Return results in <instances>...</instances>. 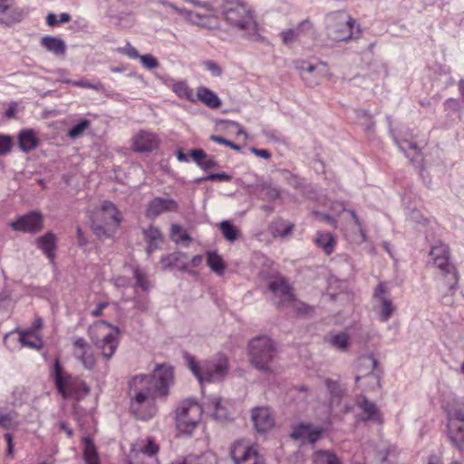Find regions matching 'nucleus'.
I'll use <instances>...</instances> for the list:
<instances>
[{"mask_svg":"<svg viewBox=\"0 0 464 464\" xmlns=\"http://www.w3.org/2000/svg\"><path fill=\"white\" fill-rule=\"evenodd\" d=\"M356 20L344 11L331 12L325 16V29L335 42H347L353 38Z\"/></svg>","mask_w":464,"mask_h":464,"instance_id":"obj_7","label":"nucleus"},{"mask_svg":"<svg viewBox=\"0 0 464 464\" xmlns=\"http://www.w3.org/2000/svg\"><path fill=\"white\" fill-rule=\"evenodd\" d=\"M75 357L82 363L83 367L87 370H92L96 365V361L92 353L83 351L81 353L74 352Z\"/></svg>","mask_w":464,"mask_h":464,"instance_id":"obj_46","label":"nucleus"},{"mask_svg":"<svg viewBox=\"0 0 464 464\" xmlns=\"http://www.w3.org/2000/svg\"><path fill=\"white\" fill-rule=\"evenodd\" d=\"M170 237L176 243H186L188 245L192 241V237L179 225L173 224L170 227Z\"/></svg>","mask_w":464,"mask_h":464,"instance_id":"obj_41","label":"nucleus"},{"mask_svg":"<svg viewBox=\"0 0 464 464\" xmlns=\"http://www.w3.org/2000/svg\"><path fill=\"white\" fill-rule=\"evenodd\" d=\"M173 384L171 367L159 365L152 374H139L129 382L130 411L135 418L147 420L155 414L153 401L169 395Z\"/></svg>","mask_w":464,"mask_h":464,"instance_id":"obj_1","label":"nucleus"},{"mask_svg":"<svg viewBox=\"0 0 464 464\" xmlns=\"http://www.w3.org/2000/svg\"><path fill=\"white\" fill-rule=\"evenodd\" d=\"M294 225L285 220H278L272 227V233L275 237H285L290 235L293 231Z\"/></svg>","mask_w":464,"mask_h":464,"instance_id":"obj_43","label":"nucleus"},{"mask_svg":"<svg viewBox=\"0 0 464 464\" xmlns=\"http://www.w3.org/2000/svg\"><path fill=\"white\" fill-rule=\"evenodd\" d=\"M430 255L433 259L434 265L440 268L441 275L444 277V284L447 287V290L441 296V302L445 305H451L453 304L451 297L454 295L458 288L459 274L455 266L449 262V246L439 242L431 246Z\"/></svg>","mask_w":464,"mask_h":464,"instance_id":"obj_3","label":"nucleus"},{"mask_svg":"<svg viewBox=\"0 0 464 464\" xmlns=\"http://www.w3.org/2000/svg\"><path fill=\"white\" fill-rule=\"evenodd\" d=\"M389 294V289L384 282L379 283L373 293V297L379 303V319L382 323L387 322L395 310Z\"/></svg>","mask_w":464,"mask_h":464,"instance_id":"obj_12","label":"nucleus"},{"mask_svg":"<svg viewBox=\"0 0 464 464\" xmlns=\"http://www.w3.org/2000/svg\"><path fill=\"white\" fill-rule=\"evenodd\" d=\"M53 376L58 392L63 398L73 397L80 401L90 392L84 381L63 373L59 359L54 361Z\"/></svg>","mask_w":464,"mask_h":464,"instance_id":"obj_6","label":"nucleus"},{"mask_svg":"<svg viewBox=\"0 0 464 464\" xmlns=\"http://www.w3.org/2000/svg\"><path fill=\"white\" fill-rule=\"evenodd\" d=\"M200 406L192 401H184L176 410V425L178 430L190 435L201 418Z\"/></svg>","mask_w":464,"mask_h":464,"instance_id":"obj_8","label":"nucleus"},{"mask_svg":"<svg viewBox=\"0 0 464 464\" xmlns=\"http://www.w3.org/2000/svg\"><path fill=\"white\" fill-rule=\"evenodd\" d=\"M74 352L81 353L90 350V345L82 337H77L73 342Z\"/></svg>","mask_w":464,"mask_h":464,"instance_id":"obj_58","label":"nucleus"},{"mask_svg":"<svg viewBox=\"0 0 464 464\" xmlns=\"http://www.w3.org/2000/svg\"><path fill=\"white\" fill-rule=\"evenodd\" d=\"M210 140L218 144L229 147L230 149H232L234 150H237V151L240 150V146H238L237 144L234 143L233 141L227 140L221 136L211 135Z\"/></svg>","mask_w":464,"mask_h":464,"instance_id":"obj_56","label":"nucleus"},{"mask_svg":"<svg viewBox=\"0 0 464 464\" xmlns=\"http://www.w3.org/2000/svg\"><path fill=\"white\" fill-rule=\"evenodd\" d=\"M83 457L86 464H100L96 448L90 438H83Z\"/></svg>","mask_w":464,"mask_h":464,"instance_id":"obj_38","label":"nucleus"},{"mask_svg":"<svg viewBox=\"0 0 464 464\" xmlns=\"http://www.w3.org/2000/svg\"><path fill=\"white\" fill-rule=\"evenodd\" d=\"M160 265L164 270L179 269L186 271L188 266V256L185 253L177 251L163 256L160 258Z\"/></svg>","mask_w":464,"mask_h":464,"instance_id":"obj_20","label":"nucleus"},{"mask_svg":"<svg viewBox=\"0 0 464 464\" xmlns=\"http://www.w3.org/2000/svg\"><path fill=\"white\" fill-rule=\"evenodd\" d=\"M314 215L321 221L327 222L332 226H335L336 221L326 213L314 212Z\"/></svg>","mask_w":464,"mask_h":464,"instance_id":"obj_62","label":"nucleus"},{"mask_svg":"<svg viewBox=\"0 0 464 464\" xmlns=\"http://www.w3.org/2000/svg\"><path fill=\"white\" fill-rule=\"evenodd\" d=\"M13 147V139L9 135L0 133V156L5 155L11 151Z\"/></svg>","mask_w":464,"mask_h":464,"instance_id":"obj_53","label":"nucleus"},{"mask_svg":"<svg viewBox=\"0 0 464 464\" xmlns=\"http://www.w3.org/2000/svg\"><path fill=\"white\" fill-rule=\"evenodd\" d=\"M269 290L278 299L275 302L278 307L289 306L294 301L292 287L284 277L278 276L271 280Z\"/></svg>","mask_w":464,"mask_h":464,"instance_id":"obj_10","label":"nucleus"},{"mask_svg":"<svg viewBox=\"0 0 464 464\" xmlns=\"http://www.w3.org/2000/svg\"><path fill=\"white\" fill-rule=\"evenodd\" d=\"M322 434V430H311L309 426L300 425L292 433L294 439H304L311 444L316 442Z\"/></svg>","mask_w":464,"mask_h":464,"instance_id":"obj_29","label":"nucleus"},{"mask_svg":"<svg viewBox=\"0 0 464 464\" xmlns=\"http://www.w3.org/2000/svg\"><path fill=\"white\" fill-rule=\"evenodd\" d=\"M199 101L211 109H218L221 106L218 96L210 89L200 86L198 88L196 102Z\"/></svg>","mask_w":464,"mask_h":464,"instance_id":"obj_26","label":"nucleus"},{"mask_svg":"<svg viewBox=\"0 0 464 464\" xmlns=\"http://www.w3.org/2000/svg\"><path fill=\"white\" fill-rule=\"evenodd\" d=\"M114 329L116 332L115 334L109 333L105 334L101 340H95L93 337H92V342L102 351V356L106 360H109L112 357L119 345V341L116 336V334H119V329Z\"/></svg>","mask_w":464,"mask_h":464,"instance_id":"obj_19","label":"nucleus"},{"mask_svg":"<svg viewBox=\"0 0 464 464\" xmlns=\"http://www.w3.org/2000/svg\"><path fill=\"white\" fill-rule=\"evenodd\" d=\"M193 160L199 166L201 161L207 158L203 150H192L189 153Z\"/></svg>","mask_w":464,"mask_h":464,"instance_id":"obj_60","label":"nucleus"},{"mask_svg":"<svg viewBox=\"0 0 464 464\" xmlns=\"http://www.w3.org/2000/svg\"><path fill=\"white\" fill-rule=\"evenodd\" d=\"M448 421H459L464 423V397L457 399L449 404L446 409Z\"/></svg>","mask_w":464,"mask_h":464,"instance_id":"obj_31","label":"nucleus"},{"mask_svg":"<svg viewBox=\"0 0 464 464\" xmlns=\"http://www.w3.org/2000/svg\"><path fill=\"white\" fill-rule=\"evenodd\" d=\"M315 243L318 246L322 247L325 254L330 255L334 248V238L332 234H318L315 238Z\"/></svg>","mask_w":464,"mask_h":464,"instance_id":"obj_42","label":"nucleus"},{"mask_svg":"<svg viewBox=\"0 0 464 464\" xmlns=\"http://www.w3.org/2000/svg\"><path fill=\"white\" fill-rule=\"evenodd\" d=\"M202 64H203L204 68L212 74V76H214V77L221 76L223 70L217 63H215L211 60H207V61H204Z\"/></svg>","mask_w":464,"mask_h":464,"instance_id":"obj_54","label":"nucleus"},{"mask_svg":"<svg viewBox=\"0 0 464 464\" xmlns=\"http://www.w3.org/2000/svg\"><path fill=\"white\" fill-rule=\"evenodd\" d=\"M101 214L102 215V218L104 219L106 225H108L111 221L114 224L115 227H118L121 221L119 210L111 201H104L102 203L101 208Z\"/></svg>","mask_w":464,"mask_h":464,"instance_id":"obj_30","label":"nucleus"},{"mask_svg":"<svg viewBox=\"0 0 464 464\" xmlns=\"http://www.w3.org/2000/svg\"><path fill=\"white\" fill-rule=\"evenodd\" d=\"M444 107H445L446 110L459 111V110H460L464 106L463 105L460 106L459 102L458 100L453 99V98H450V99L445 101Z\"/></svg>","mask_w":464,"mask_h":464,"instance_id":"obj_61","label":"nucleus"},{"mask_svg":"<svg viewBox=\"0 0 464 464\" xmlns=\"http://www.w3.org/2000/svg\"><path fill=\"white\" fill-rule=\"evenodd\" d=\"M144 240L147 243L146 252L151 255L154 251L160 247L163 243L164 236L160 229L152 225L143 229Z\"/></svg>","mask_w":464,"mask_h":464,"instance_id":"obj_23","label":"nucleus"},{"mask_svg":"<svg viewBox=\"0 0 464 464\" xmlns=\"http://www.w3.org/2000/svg\"><path fill=\"white\" fill-rule=\"evenodd\" d=\"M57 237L53 232H47L35 240L37 248L48 258L50 263H54L57 249Z\"/></svg>","mask_w":464,"mask_h":464,"instance_id":"obj_18","label":"nucleus"},{"mask_svg":"<svg viewBox=\"0 0 464 464\" xmlns=\"http://www.w3.org/2000/svg\"><path fill=\"white\" fill-rule=\"evenodd\" d=\"M223 237L228 242H235L239 237V230L228 220H223L218 225Z\"/></svg>","mask_w":464,"mask_h":464,"instance_id":"obj_39","label":"nucleus"},{"mask_svg":"<svg viewBox=\"0 0 464 464\" xmlns=\"http://www.w3.org/2000/svg\"><path fill=\"white\" fill-rule=\"evenodd\" d=\"M67 83H70L76 87L81 88H86V89H92L98 92H104L105 88L104 85L102 82H96V83H91L86 81H67Z\"/></svg>","mask_w":464,"mask_h":464,"instance_id":"obj_50","label":"nucleus"},{"mask_svg":"<svg viewBox=\"0 0 464 464\" xmlns=\"http://www.w3.org/2000/svg\"><path fill=\"white\" fill-rule=\"evenodd\" d=\"M179 210V204L172 198H164L157 197L150 200L146 208V217L154 220L162 213L177 212Z\"/></svg>","mask_w":464,"mask_h":464,"instance_id":"obj_14","label":"nucleus"},{"mask_svg":"<svg viewBox=\"0 0 464 464\" xmlns=\"http://www.w3.org/2000/svg\"><path fill=\"white\" fill-rule=\"evenodd\" d=\"M134 278L136 280V285L140 287L143 291H148L150 288V282L147 279L145 273L140 269H135Z\"/></svg>","mask_w":464,"mask_h":464,"instance_id":"obj_52","label":"nucleus"},{"mask_svg":"<svg viewBox=\"0 0 464 464\" xmlns=\"http://www.w3.org/2000/svg\"><path fill=\"white\" fill-rule=\"evenodd\" d=\"M20 422L18 420V413L14 411H4L0 408V428L9 431L18 429Z\"/></svg>","mask_w":464,"mask_h":464,"instance_id":"obj_27","label":"nucleus"},{"mask_svg":"<svg viewBox=\"0 0 464 464\" xmlns=\"http://www.w3.org/2000/svg\"><path fill=\"white\" fill-rule=\"evenodd\" d=\"M261 192L263 193V198L268 201H275L281 196V189L279 188L268 184L261 186Z\"/></svg>","mask_w":464,"mask_h":464,"instance_id":"obj_47","label":"nucleus"},{"mask_svg":"<svg viewBox=\"0 0 464 464\" xmlns=\"http://www.w3.org/2000/svg\"><path fill=\"white\" fill-rule=\"evenodd\" d=\"M217 166L218 162L213 158L203 160L199 165V167L204 170H208Z\"/></svg>","mask_w":464,"mask_h":464,"instance_id":"obj_63","label":"nucleus"},{"mask_svg":"<svg viewBox=\"0 0 464 464\" xmlns=\"http://www.w3.org/2000/svg\"><path fill=\"white\" fill-rule=\"evenodd\" d=\"M91 126V121L87 119H82L77 124L72 126L67 136L72 140L78 139L82 137L86 130H88Z\"/></svg>","mask_w":464,"mask_h":464,"instance_id":"obj_44","label":"nucleus"},{"mask_svg":"<svg viewBox=\"0 0 464 464\" xmlns=\"http://www.w3.org/2000/svg\"><path fill=\"white\" fill-rule=\"evenodd\" d=\"M446 436L450 445L464 456V423L448 421Z\"/></svg>","mask_w":464,"mask_h":464,"instance_id":"obj_17","label":"nucleus"},{"mask_svg":"<svg viewBox=\"0 0 464 464\" xmlns=\"http://www.w3.org/2000/svg\"><path fill=\"white\" fill-rule=\"evenodd\" d=\"M159 449V445L154 441V440L152 438H149L147 440V443L140 450H137V451L142 452L145 456H148L151 459H156Z\"/></svg>","mask_w":464,"mask_h":464,"instance_id":"obj_48","label":"nucleus"},{"mask_svg":"<svg viewBox=\"0 0 464 464\" xmlns=\"http://www.w3.org/2000/svg\"><path fill=\"white\" fill-rule=\"evenodd\" d=\"M184 359L186 360L188 367L200 383L204 382H218L227 373L228 363L225 355L218 354L211 360L198 362L194 356L188 353H185Z\"/></svg>","mask_w":464,"mask_h":464,"instance_id":"obj_4","label":"nucleus"},{"mask_svg":"<svg viewBox=\"0 0 464 464\" xmlns=\"http://www.w3.org/2000/svg\"><path fill=\"white\" fill-rule=\"evenodd\" d=\"M92 229L94 235H96L100 239L110 238L113 234V231H110L103 225L99 224L95 221L92 222Z\"/></svg>","mask_w":464,"mask_h":464,"instance_id":"obj_51","label":"nucleus"},{"mask_svg":"<svg viewBox=\"0 0 464 464\" xmlns=\"http://www.w3.org/2000/svg\"><path fill=\"white\" fill-rule=\"evenodd\" d=\"M10 227L15 231L35 234L44 228V217L40 212L30 211L11 222Z\"/></svg>","mask_w":464,"mask_h":464,"instance_id":"obj_9","label":"nucleus"},{"mask_svg":"<svg viewBox=\"0 0 464 464\" xmlns=\"http://www.w3.org/2000/svg\"><path fill=\"white\" fill-rule=\"evenodd\" d=\"M314 31V24L309 19H304L298 24L295 28L287 29L280 34L283 44L285 45L291 44L294 41L297 40L302 35Z\"/></svg>","mask_w":464,"mask_h":464,"instance_id":"obj_21","label":"nucleus"},{"mask_svg":"<svg viewBox=\"0 0 464 464\" xmlns=\"http://www.w3.org/2000/svg\"><path fill=\"white\" fill-rule=\"evenodd\" d=\"M248 355L251 365L264 373L272 372V363L276 356L273 340L266 335L257 336L249 342Z\"/></svg>","mask_w":464,"mask_h":464,"instance_id":"obj_5","label":"nucleus"},{"mask_svg":"<svg viewBox=\"0 0 464 464\" xmlns=\"http://www.w3.org/2000/svg\"><path fill=\"white\" fill-rule=\"evenodd\" d=\"M250 150L256 156L269 160L271 158V153L267 150L264 149H256V148H251Z\"/></svg>","mask_w":464,"mask_h":464,"instance_id":"obj_64","label":"nucleus"},{"mask_svg":"<svg viewBox=\"0 0 464 464\" xmlns=\"http://www.w3.org/2000/svg\"><path fill=\"white\" fill-rule=\"evenodd\" d=\"M211 405L214 408V418L219 421H224L231 419L232 405L228 401H223L219 397L211 399Z\"/></svg>","mask_w":464,"mask_h":464,"instance_id":"obj_25","label":"nucleus"},{"mask_svg":"<svg viewBox=\"0 0 464 464\" xmlns=\"http://www.w3.org/2000/svg\"><path fill=\"white\" fill-rule=\"evenodd\" d=\"M207 265L218 276H222L227 267L223 258L217 252H208Z\"/></svg>","mask_w":464,"mask_h":464,"instance_id":"obj_35","label":"nucleus"},{"mask_svg":"<svg viewBox=\"0 0 464 464\" xmlns=\"http://www.w3.org/2000/svg\"><path fill=\"white\" fill-rule=\"evenodd\" d=\"M369 360L372 372L366 374L363 379L366 381L367 389L370 391H375L381 388V379L378 373L374 372L373 370L377 367L378 362L373 356H369L367 358Z\"/></svg>","mask_w":464,"mask_h":464,"instance_id":"obj_34","label":"nucleus"},{"mask_svg":"<svg viewBox=\"0 0 464 464\" xmlns=\"http://www.w3.org/2000/svg\"><path fill=\"white\" fill-rule=\"evenodd\" d=\"M313 464H342L339 458L329 450H317L313 454Z\"/></svg>","mask_w":464,"mask_h":464,"instance_id":"obj_36","label":"nucleus"},{"mask_svg":"<svg viewBox=\"0 0 464 464\" xmlns=\"http://www.w3.org/2000/svg\"><path fill=\"white\" fill-rule=\"evenodd\" d=\"M18 144L22 151L29 152L38 146L39 140L33 130H24L19 133Z\"/></svg>","mask_w":464,"mask_h":464,"instance_id":"obj_28","label":"nucleus"},{"mask_svg":"<svg viewBox=\"0 0 464 464\" xmlns=\"http://www.w3.org/2000/svg\"><path fill=\"white\" fill-rule=\"evenodd\" d=\"M41 46L47 52L53 53L56 56H64L66 53L65 42L56 36L45 35L40 41Z\"/></svg>","mask_w":464,"mask_h":464,"instance_id":"obj_24","label":"nucleus"},{"mask_svg":"<svg viewBox=\"0 0 464 464\" xmlns=\"http://www.w3.org/2000/svg\"><path fill=\"white\" fill-rule=\"evenodd\" d=\"M140 60L142 66L148 70L156 69L160 65L158 60L151 54L141 55Z\"/></svg>","mask_w":464,"mask_h":464,"instance_id":"obj_55","label":"nucleus"},{"mask_svg":"<svg viewBox=\"0 0 464 464\" xmlns=\"http://www.w3.org/2000/svg\"><path fill=\"white\" fill-rule=\"evenodd\" d=\"M157 459L145 456L142 452H138L137 450L132 449L130 453L127 464H156Z\"/></svg>","mask_w":464,"mask_h":464,"instance_id":"obj_45","label":"nucleus"},{"mask_svg":"<svg viewBox=\"0 0 464 464\" xmlns=\"http://www.w3.org/2000/svg\"><path fill=\"white\" fill-rule=\"evenodd\" d=\"M324 384L332 395L340 396L341 389L337 381H334L332 379H325Z\"/></svg>","mask_w":464,"mask_h":464,"instance_id":"obj_57","label":"nucleus"},{"mask_svg":"<svg viewBox=\"0 0 464 464\" xmlns=\"http://www.w3.org/2000/svg\"><path fill=\"white\" fill-rule=\"evenodd\" d=\"M361 413L358 416V420L362 422H370L378 426L383 423L382 413L377 405L369 401L365 396H360L356 402Z\"/></svg>","mask_w":464,"mask_h":464,"instance_id":"obj_11","label":"nucleus"},{"mask_svg":"<svg viewBox=\"0 0 464 464\" xmlns=\"http://www.w3.org/2000/svg\"><path fill=\"white\" fill-rule=\"evenodd\" d=\"M327 342L334 349L344 353L349 348L350 337L347 333L339 332L336 334H330L327 337Z\"/></svg>","mask_w":464,"mask_h":464,"instance_id":"obj_32","label":"nucleus"},{"mask_svg":"<svg viewBox=\"0 0 464 464\" xmlns=\"http://www.w3.org/2000/svg\"><path fill=\"white\" fill-rule=\"evenodd\" d=\"M396 143L400 150L404 152L407 158H409L411 160H416V158L420 153V149L418 147V145L411 140H396Z\"/></svg>","mask_w":464,"mask_h":464,"instance_id":"obj_37","label":"nucleus"},{"mask_svg":"<svg viewBox=\"0 0 464 464\" xmlns=\"http://www.w3.org/2000/svg\"><path fill=\"white\" fill-rule=\"evenodd\" d=\"M235 464H258L260 457L257 451L243 441H237L230 451Z\"/></svg>","mask_w":464,"mask_h":464,"instance_id":"obj_13","label":"nucleus"},{"mask_svg":"<svg viewBox=\"0 0 464 464\" xmlns=\"http://www.w3.org/2000/svg\"><path fill=\"white\" fill-rule=\"evenodd\" d=\"M190 20L201 27L211 28L215 19L213 17H207L199 14H190Z\"/></svg>","mask_w":464,"mask_h":464,"instance_id":"obj_49","label":"nucleus"},{"mask_svg":"<svg viewBox=\"0 0 464 464\" xmlns=\"http://www.w3.org/2000/svg\"><path fill=\"white\" fill-rule=\"evenodd\" d=\"M252 421L257 432L265 433L275 424L274 417L268 407H257L252 411Z\"/></svg>","mask_w":464,"mask_h":464,"instance_id":"obj_16","label":"nucleus"},{"mask_svg":"<svg viewBox=\"0 0 464 464\" xmlns=\"http://www.w3.org/2000/svg\"><path fill=\"white\" fill-rule=\"evenodd\" d=\"M173 92L181 99H185L190 102H196L193 90L185 82H178L173 84Z\"/></svg>","mask_w":464,"mask_h":464,"instance_id":"obj_40","label":"nucleus"},{"mask_svg":"<svg viewBox=\"0 0 464 464\" xmlns=\"http://www.w3.org/2000/svg\"><path fill=\"white\" fill-rule=\"evenodd\" d=\"M221 15L231 30L239 33L241 36L253 42L261 40L253 12L245 4L226 0L221 5Z\"/></svg>","mask_w":464,"mask_h":464,"instance_id":"obj_2","label":"nucleus"},{"mask_svg":"<svg viewBox=\"0 0 464 464\" xmlns=\"http://www.w3.org/2000/svg\"><path fill=\"white\" fill-rule=\"evenodd\" d=\"M157 147L158 138L152 132L140 130L134 138V150L138 152H150Z\"/></svg>","mask_w":464,"mask_h":464,"instance_id":"obj_22","label":"nucleus"},{"mask_svg":"<svg viewBox=\"0 0 464 464\" xmlns=\"http://www.w3.org/2000/svg\"><path fill=\"white\" fill-rule=\"evenodd\" d=\"M19 342L23 346L40 350L43 347L42 339L34 334L33 330L20 332Z\"/></svg>","mask_w":464,"mask_h":464,"instance_id":"obj_33","label":"nucleus"},{"mask_svg":"<svg viewBox=\"0 0 464 464\" xmlns=\"http://www.w3.org/2000/svg\"><path fill=\"white\" fill-rule=\"evenodd\" d=\"M0 14L6 15L0 19V24L6 26L20 23L26 15L23 8L14 5V0H0Z\"/></svg>","mask_w":464,"mask_h":464,"instance_id":"obj_15","label":"nucleus"},{"mask_svg":"<svg viewBox=\"0 0 464 464\" xmlns=\"http://www.w3.org/2000/svg\"><path fill=\"white\" fill-rule=\"evenodd\" d=\"M232 177L226 172L220 173H211L206 176L205 179H209V181H230Z\"/></svg>","mask_w":464,"mask_h":464,"instance_id":"obj_59","label":"nucleus"}]
</instances>
